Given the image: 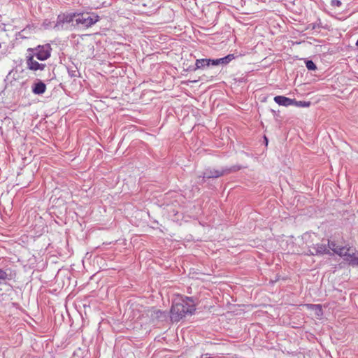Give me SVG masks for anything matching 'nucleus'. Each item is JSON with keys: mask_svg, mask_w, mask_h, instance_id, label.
Here are the masks:
<instances>
[{"mask_svg": "<svg viewBox=\"0 0 358 358\" xmlns=\"http://www.w3.org/2000/svg\"><path fill=\"white\" fill-rule=\"evenodd\" d=\"M308 255H321L324 254L331 255V252L328 249L327 246L324 243H317L313 244V245L309 246Z\"/></svg>", "mask_w": 358, "mask_h": 358, "instance_id": "nucleus-7", "label": "nucleus"}, {"mask_svg": "<svg viewBox=\"0 0 358 358\" xmlns=\"http://www.w3.org/2000/svg\"><path fill=\"white\" fill-rule=\"evenodd\" d=\"M68 73L71 78L78 77L80 75V73H79L77 67L69 68Z\"/></svg>", "mask_w": 358, "mask_h": 358, "instance_id": "nucleus-16", "label": "nucleus"}, {"mask_svg": "<svg viewBox=\"0 0 358 358\" xmlns=\"http://www.w3.org/2000/svg\"><path fill=\"white\" fill-rule=\"evenodd\" d=\"M307 236H309V234H304L303 236H302V239L304 240L306 243L308 242L309 239L310 237H307Z\"/></svg>", "mask_w": 358, "mask_h": 358, "instance_id": "nucleus-22", "label": "nucleus"}, {"mask_svg": "<svg viewBox=\"0 0 358 358\" xmlns=\"http://www.w3.org/2000/svg\"><path fill=\"white\" fill-rule=\"evenodd\" d=\"M356 45L358 47V40L356 42Z\"/></svg>", "mask_w": 358, "mask_h": 358, "instance_id": "nucleus-23", "label": "nucleus"}, {"mask_svg": "<svg viewBox=\"0 0 358 358\" xmlns=\"http://www.w3.org/2000/svg\"><path fill=\"white\" fill-rule=\"evenodd\" d=\"M32 51L34 52L32 56L36 57L38 60L44 61L50 57L51 47L49 44L38 45Z\"/></svg>", "mask_w": 358, "mask_h": 358, "instance_id": "nucleus-6", "label": "nucleus"}, {"mask_svg": "<svg viewBox=\"0 0 358 358\" xmlns=\"http://www.w3.org/2000/svg\"><path fill=\"white\" fill-rule=\"evenodd\" d=\"M310 105V101H296L295 99H293V104H292V106H295L296 107L307 108V107H309Z\"/></svg>", "mask_w": 358, "mask_h": 358, "instance_id": "nucleus-15", "label": "nucleus"}, {"mask_svg": "<svg viewBox=\"0 0 358 358\" xmlns=\"http://www.w3.org/2000/svg\"><path fill=\"white\" fill-rule=\"evenodd\" d=\"M217 66L220 65V58L219 59H210V66Z\"/></svg>", "mask_w": 358, "mask_h": 358, "instance_id": "nucleus-20", "label": "nucleus"}, {"mask_svg": "<svg viewBox=\"0 0 358 358\" xmlns=\"http://www.w3.org/2000/svg\"><path fill=\"white\" fill-rule=\"evenodd\" d=\"M8 50V46L0 45V59L6 55Z\"/></svg>", "mask_w": 358, "mask_h": 358, "instance_id": "nucleus-18", "label": "nucleus"}, {"mask_svg": "<svg viewBox=\"0 0 358 358\" xmlns=\"http://www.w3.org/2000/svg\"><path fill=\"white\" fill-rule=\"evenodd\" d=\"M264 138H265V140H266V143H267V142H268L267 138H266V137H264Z\"/></svg>", "mask_w": 358, "mask_h": 358, "instance_id": "nucleus-24", "label": "nucleus"}, {"mask_svg": "<svg viewBox=\"0 0 358 358\" xmlns=\"http://www.w3.org/2000/svg\"><path fill=\"white\" fill-rule=\"evenodd\" d=\"M8 36L5 29L0 27V45L8 46Z\"/></svg>", "mask_w": 358, "mask_h": 358, "instance_id": "nucleus-13", "label": "nucleus"}, {"mask_svg": "<svg viewBox=\"0 0 358 358\" xmlns=\"http://www.w3.org/2000/svg\"><path fill=\"white\" fill-rule=\"evenodd\" d=\"M15 277V273L10 268H0V285L6 284L7 281L11 280Z\"/></svg>", "mask_w": 358, "mask_h": 358, "instance_id": "nucleus-8", "label": "nucleus"}, {"mask_svg": "<svg viewBox=\"0 0 358 358\" xmlns=\"http://www.w3.org/2000/svg\"><path fill=\"white\" fill-rule=\"evenodd\" d=\"M306 66L310 71H315L317 69L315 64L312 60H306Z\"/></svg>", "mask_w": 358, "mask_h": 358, "instance_id": "nucleus-17", "label": "nucleus"}, {"mask_svg": "<svg viewBox=\"0 0 358 358\" xmlns=\"http://www.w3.org/2000/svg\"><path fill=\"white\" fill-rule=\"evenodd\" d=\"M206 358H212V357H206Z\"/></svg>", "mask_w": 358, "mask_h": 358, "instance_id": "nucleus-25", "label": "nucleus"}, {"mask_svg": "<svg viewBox=\"0 0 358 358\" xmlns=\"http://www.w3.org/2000/svg\"><path fill=\"white\" fill-rule=\"evenodd\" d=\"M76 13H61L57 17L56 23L54 26V29L60 31L64 29V24H69L73 22L76 19Z\"/></svg>", "mask_w": 358, "mask_h": 358, "instance_id": "nucleus-5", "label": "nucleus"}, {"mask_svg": "<svg viewBox=\"0 0 358 358\" xmlns=\"http://www.w3.org/2000/svg\"><path fill=\"white\" fill-rule=\"evenodd\" d=\"M75 24L73 26H79L83 28H88L99 21V17L94 13H76Z\"/></svg>", "mask_w": 358, "mask_h": 358, "instance_id": "nucleus-3", "label": "nucleus"}, {"mask_svg": "<svg viewBox=\"0 0 358 358\" xmlns=\"http://www.w3.org/2000/svg\"><path fill=\"white\" fill-rule=\"evenodd\" d=\"M45 90L46 85L41 80L34 83L32 85V92L35 94H42L45 92Z\"/></svg>", "mask_w": 358, "mask_h": 358, "instance_id": "nucleus-10", "label": "nucleus"}, {"mask_svg": "<svg viewBox=\"0 0 358 358\" xmlns=\"http://www.w3.org/2000/svg\"><path fill=\"white\" fill-rule=\"evenodd\" d=\"M327 248L331 250L334 253L343 257L346 262L352 266H358V252L355 248L345 245L341 246L336 244L334 241H328Z\"/></svg>", "mask_w": 358, "mask_h": 358, "instance_id": "nucleus-1", "label": "nucleus"}, {"mask_svg": "<svg viewBox=\"0 0 358 358\" xmlns=\"http://www.w3.org/2000/svg\"><path fill=\"white\" fill-rule=\"evenodd\" d=\"M153 313H154V314H155V317L157 318H160L162 316V315L164 314V313L159 310H155L153 311Z\"/></svg>", "mask_w": 358, "mask_h": 358, "instance_id": "nucleus-21", "label": "nucleus"}, {"mask_svg": "<svg viewBox=\"0 0 358 358\" xmlns=\"http://www.w3.org/2000/svg\"><path fill=\"white\" fill-rule=\"evenodd\" d=\"M34 56L31 55L27 57V65L29 69L32 71L41 70L43 71L46 65L45 64L38 63L34 59Z\"/></svg>", "mask_w": 358, "mask_h": 358, "instance_id": "nucleus-9", "label": "nucleus"}, {"mask_svg": "<svg viewBox=\"0 0 358 358\" xmlns=\"http://www.w3.org/2000/svg\"><path fill=\"white\" fill-rule=\"evenodd\" d=\"M192 298L186 297L181 302L174 303L171 309V318L173 322L180 321L187 314L192 315L195 311Z\"/></svg>", "mask_w": 358, "mask_h": 358, "instance_id": "nucleus-2", "label": "nucleus"}, {"mask_svg": "<svg viewBox=\"0 0 358 358\" xmlns=\"http://www.w3.org/2000/svg\"><path fill=\"white\" fill-rule=\"evenodd\" d=\"M234 59H235V55L234 54H229L226 57L220 58V64L221 65H227L231 61H232Z\"/></svg>", "mask_w": 358, "mask_h": 358, "instance_id": "nucleus-14", "label": "nucleus"}, {"mask_svg": "<svg viewBox=\"0 0 358 358\" xmlns=\"http://www.w3.org/2000/svg\"><path fill=\"white\" fill-rule=\"evenodd\" d=\"M210 66V59H199L196 60L195 67L194 71L197 69H204Z\"/></svg>", "mask_w": 358, "mask_h": 358, "instance_id": "nucleus-12", "label": "nucleus"}, {"mask_svg": "<svg viewBox=\"0 0 358 358\" xmlns=\"http://www.w3.org/2000/svg\"><path fill=\"white\" fill-rule=\"evenodd\" d=\"M342 3L340 0H331V6L333 7H340Z\"/></svg>", "mask_w": 358, "mask_h": 358, "instance_id": "nucleus-19", "label": "nucleus"}, {"mask_svg": "<svg viewBox=\"0 0 358 358\" xmlns=\"http://www.w3.org/2000/svg\"><path fill=\"white\" fill-rule=\"evenodd\" d=\"M240 169L239 166H233L231 167H224L220 169H208L204 171L203 175L200 177H202L203 179L207 178H217L221 177L222 176L229 174L232 172H235Z\"/></svg>", "mask_w": 358, "mask_h": 358, "instance_id": "nucleus-4", "label": "nucleus"}, {"mask_svg": "<svg viewBox=\"0 0 358 358\" xmlns=\"http://www.w3.org/2000/svg\"><path fill=\"white\" fill-rule=\"evenodd\" d=\"M274 101L280 106L286 107L293 104V99L280 95L274 97Z\"/></svg>", "mask_w": 358, "mask_h": 358, "instance_id": "nucleus-11", "label": "nucleus"}]
</instances>
